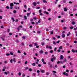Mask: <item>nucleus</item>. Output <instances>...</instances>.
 <instances>
[{
	"label": "nucleus",
	"instance_id": "1",
	"mask_svg": "<svg viewBox=\"0 0 77 77\" xmlns=\"http://www.w3.org/2000/svg\"><path fill=\"white\" fill-rule=\"evenodd\" d=\"M56 59V57H54L51 59V62H53L54 60Z\"/></svg>",
	"mask_w": 77,
	"mask_h": 77
},
{
	"label": "nucleus",
	"instance_id": "2",
	"mask_svg": "<svg viewBox=\"0 0 77 77\" xmlns=\"http://www.w3.org/2000/svg\"><path fill=\"white\" fill-rule=\"evenodd\" d=\"M63 75H65L66 76H68L69 75L68 73H66V72H63Z\"/></svg>",
	"mask_w": 77,
	"mask_h": 77
},
{
	"label": "nucleus",
	"instance_id": "3",
	"mask_svg": "<svg viewBox=\"0 0 77 77\" xmlns=\"http://www.w3.org/2000/svg\"><path fill=\"white\" fill-rule=\"evenodd\" d=\"M64 11L65 12H66L68 11V9H67V8L65 7L64 8Z\"/></svg>",
	"mask_w": 77,
	"mask_h": 77
},
{
	"label": "nucleus",
	"instance_id": "4",
	"mask_svg": "<svg viewBox=\"0 0 77 77\" xmlns=\"http://www.w3.org/2000/svg\"><path fill=\"white\" fill-rule=\"evenodd\" d=\"M63 58H64V57H63V55H61L60 56V59L61 60H62V59H63Z\"/></svg>",
	"mask_w": 77,
	"mask_h": 77
},
{
	"label": "nucleus",
	"instance_id": "5",
	"mask_svg": "<svg viewBox=\"0 0 77 77\" xmlns=\"http://www.w3.org/2000/svg\"><path fill=\"white\" fill-rule=\"evenodd\" d=\"M40 71L42 72V73H44V72H45V71H44V70L41 69Z\"/></svg>",
	"mask_w": 77,
	"mask_h": 77
},
{
	"label": "nucleus",
	"instance_id": "6",
	"mask_svg": "<svg viewBox=\"0 0 77 77\" xmlns=\"http://www.w3.org/2000/svg\"><path fill=\"white\" fill-rule=\"evenodd\" d=\"M37 4V3H36L35 2H33V5L34 6H36V5Z\"/></svg>",
	"mask_w": 77,
	"mask_h": 77
},
{
	"label": "nucleus",
	"instance_id": "7",
	"mask_svg": "<svg viewBox=\"0 0 77 77\" xmlns=\"http://www.w3.org/2000/svg\"><path fill=\"white\" fill-rule=\"evenodd\" d=\"M67 61V60L66 58H65L64 60L63 61V62L64 63L65 62H66Z\"/></svg>",
	"mask_w": 77,
	"mask_h": 77
},
{
	"label": "nucleus",
	"instance_id": "8",
	"mask_svg": "<svg viewBox=\"0 0 77 77\" xmlns=\"http://www.w3.org/2000/svg\"><path fill=\"white\" fill-rule=\"evenodd\" d=\"M10 6H12L13 7L14 6V4L13 3H11L10 4Z\"/></svg>",
	"mask_w": 77,
	"mask_h": 77
},
{
	"label": "nucleus",
	"instance_id": "9",
	"mask_svg": "<svg viewBox=\"0 0 77 77\" xmlns=\"http://www.w3.org/2000/svg\"><path fill=\"white\" fill-rule=\"evenodd\" d=\"M71 23L73 25H74V24H75V22H74V21H72Z\"/></svg>",
	"mask_w": 77,
	"mask_h": 77
},
{
	"label": "nucleus",
	"instance_id": "10",
	"mask_svg": "<svg viewBox=\"0 0 77 77\" xmlns=\"http://www.w3.org/2000/svg\"><path fill=\"white\" fill-rule=\"evenodd\" d=\"M40 53L41 54H42V53H44V51H43L41 50L40 51Z\"/></svg>",
	"mask_w": 77,
	"mask_h": 77
},
{
	"label": "nucleus",
	"instance_id": "11",
	"mask_svg": "<svg viewBox=\"0 0 77 77\" xmlns=\"http://www.w3.org/2000/svg\"><path fill=\"white\" fill-rule=\"evenodd\" d=\"M30 14H31V13H27L26 15L27 16H29L30 15Z\"/></svg>",
	"mask_w": 77,
	"mask_h": 77
},
{
	"label": "nucleus",
	"instance_id": "12",
	"mask_svg": "<svg viewBox=\"0 0 77 77\" xmlns=\"http://www.w3.org/2000/svg\"><path fill=\"white\" fill-rule=\"evenodd\" d=\"M59 48L60 50H62V46H60V47H59Z\"/></svg>",
	"mask_w": 77,
	"mask_h": 77
},
{
	"label": "nucleus",
	"instance_id": "13",
	"mask_svg": "<svg viewBox=\"0 0 77 77\" xmlns=\"http://www.w3.org/2000/svg\"><path fill=\"white\" fill-rule=\"evenodd\" d=\"M62 38H65V35H64V34H63L62 35Z\"/></svg>",
	"mask_w": 77,
	"mask_h": 77
},
{
	"label": "nucleus",
	"instance_id": "14",
	"mask_svg": "<svg viewBox=\"0 0 77 77\" xmlns=\"http://www.w3.org/2000/svg\"><path fill=\"white\" fill-rule=\"evenodd\" d=\"M57 65H56L55 66V67H54V69L57 68Z\"/></svg>",
	"mask_w": 77,
	"mask_h": 77
},
{
	"label": "nucleus",
	"instance_id": "15",
	"mask_svg": "<svg viewBox=\"0 0 77 77\" xmlns=\"http://www.w3.org/2000/svg\"><path fill=\"white\" fill-rule=\"evenodd\" d=\"M25 20H27V17L26 16H24Z\"/></svg>",
	"mask_w": 77,
	"mask_h": 77
},
{
	"label": "nucleus",
	"instance_id": "16",
	"mask_svg": "<svg viewBox=\"0 0 77 77\" xmlns=\"http://www.w3.org/2000/svg\"><path fill=\"white\" fill-rule=\"evenodd\" d=\"M18 8L19 9H20V8H18V7H15V9H18Z\"/></svg>",
	"mask_w": 77,
	"mask_h": 77
},
{
	"label": "nucleus",
	"instance_id": "17",
	"mask_svg": "<svg viewBox=\"0 0 77 77\" xmlns=\"http://www.w3.org/2000/svg\"><path fill=\"white\" fill-rule=\"evenodd\" d=\"M13 61H14V62H15V58H14L13 59Z\"/></svg>",
	"mask_w": 77,
	"mask_h": 77
},
{
	"label": "nucleus",
	"instance_id": "18",
	"mask_svg": "<svg viewBox=\"0 0 77 77\" xmlns=\"http://www.w3.org/2000/svg\"><path fill=\"white\" fill-rule=\"evenodd\" d=\"M53 44H54V45H56V42H55L54 41H53Z\"/></svg>",
	"mask_w": 77,
	"mask_h": 77
},
{
	"label": "nucleus",
	"instance_id": "19",
	"mask_svg": "<svg viewBox=\"0 0 77 77\" xmlns=\"http://www.w3.org/2000/svg\"><path fill=\"white\" fill-rule=\"evenodd\" d=\"M18 75L19 76H20V75H21V72H19Z\"/></svg>",
	"mask_w": 77,
	"mask_h": 77
},
{
	"label": "nucleus",
	"instance_id": "20",
	"mask_svg": "<svg viewBox=\"0 0 77 77\" xmlns=\"http://www.w3.org/2000/svg\"><path fill=\"white\" fill-rule=\"evenodd\" d=\"M43 1L44 3H47V1H45V0H43Z\"/></svg>",
	"mask_w": 77,
	"mask_h": 77
},
{
	"label": "nucleus",
	"instance_id": "21",
	"mask_svg": "<svg viewBox=\"0 0 77 77\" xmlns=\"http://www.w3.org/2000/svg\"><path fill=\"white\" fill-rule=\"evenodd\" d=\"M34 76H36V73H33L32 74Z\"/></svg>",
	"mask_w": 77,
	"mask_h": 77
},
{
	"label": "nucleus",
	"instance_id": "22",
	"mask_svg": "<svg viewBox=\"0 0 77 77\" xmlns=\"http://www.w3.org/2000/svg\"><path fill=\"white\" fill-rule=\"evenodd\" d=\"M50 51V53H53V50H51Z\"/></svg>",
	"mask_w": 77,
	"mask_h": 77
},
{
	"label": "nucleus",
	"instance_id": "23",
	"mask_svg": "<svg viewBox=\"0 0 77 77\" xmlns=\"http://www.w3.org/2000/svg\"><path fill=\"white\" fill-rule=\"evenodd\" d=\"M66 1H65H65H64V0H63V1H62V2H63V3H66Z\"/></svg>",
	"mask_w": 77,
	"mask_h": 77
},
{
	"label": "nucleus",
	"instance_id": "24",
	"mask_svg": "<svg viewBox=\"0 0 77 77\" xmlns=\"http://www.w3.org/2000/svg\"><path fill=\"white\" fill-rule=\"evenodd\" d=\"M17 29L18 31H20V27H18L17 28Z\"/></svg>",
	"mask_w": 77,
	"mask_h": 77
},
{
	"label": "nucleus",
	"instance_id": "25",
	"mask_svg": "<svg viewBox=\"0 0 77 77\" xmlns=\"http://www.w3.org/2000/svg\"><path fill=\"white\" fill-rule=\"evenodd\" d=\"M42 45L44 46L45 45V43H42Z\"/></svg>",
	"mask_w": 77,
	"mask_h": 77
},
{
	"label": "nucleus",
	"instance_id": "26",
	"mask_svg": "<svg viewBox=\"0 0 77 77\" xmlns=\"http://www.w3.org/2000/svg\"><path fill=\"white\" fill-rule=\"evenodd\" d=\"M1 38L2 41H5V39L4 38H3L2 37H1Z\"/></svg>",
	"mask_w": 77,
	"mask_h": 77
},
{
	"label": "nucleus",
	"instance_id": "27",
	"mask_svg": "<svg viewBox=\"0 0 77 77\" xmlns=\"http://www.w3.org/2000/svg\"><path fill=\"white\" fill-rule=\"evenodd\" d=\"M6 8L7 9H9V7L8 6H7L6 7Z\"/></svg>",
	"mask_w": 77,
	"mask_h": 77
},
{
	"label": "nucleus",
	"instance_id": "28",
	"mask_svg": "<svg viewBox=\"0 0 77 77\" xmlns=\"http://www.w3.org/2000/svg\"><path fill=\"white\" fill-rule=\"evenodd\" d=\"M39 13H41L42 12V10H39Z\"/></svg>",
	"mask_w": 77,
	"mask_h": 77
},
{
	"label": "nucleus",
	"instance_id": "29",
	"mask_svg": "<svg viewBox=\"0 0 77 77\" xmlns=\"http://www.w3.org/2000/svg\"><path fill=\"white\" fill-rule=\"evenodd\" d=\"M6 56H9V55H10V54H6Z\"/></svg>",
	"mask_w": 77,
	"mask_h": 77
},
{
	"label": "nucleus",
	"instance_id": "30",
	"mask_svg": "<svg viewBox=\"0 0 77 77\" xmlns=\"http://www.w3.org/2000/svg\"><path fill=\"white\" fill-rule=\"evenodd\" d=\"M16 42H19V40L18 39H16Z\"/></svg>",
	"mask_w": 77,
	"mask_h": 77
},
{
	"label": "nucleus",
	"instance_id": "31",
	"mask_svg": "<svg viewBox=\"0 0 77 77\" xmlns=\"http://www.w3.org/2000/svg\"><path fill=\"white\" fill-rule=\"evenodd\" d=\"M36 9H40V7H38L36 8Z\"/></svg>",
	"mask_w": 77,
	"mask_h": 77
},
{
	"label": "nucleus",
	"instance_id": "32",
	"mask_svg": "<svg viewBox=\"0 0 77 77\" xmlns=\"http://www.w3.org/2000/svg\"><path fill=\"white\" fill-rule=\"evenodd\" d=\"M72 52L73 53H75V51H74V50H73V49H72Z\"/></svg>",
	"mask_w": 77,
	"mask_h": 77
},
{
	"label": "nucleus",
	"instance_id": "33",
	"mask_svg": "<svg viewBox=\"0 0 77 77\" xmlns=\"http://www.w3.org/2000/svg\"><path fill=\"white\" fill-rule=\"evenodd\" d=\"M32 65H33V66H35V63H33Z\"/></svg>",
	"mask_w": 77,
	"mask_h": 77
},
{
	"label": "nucleus",
	"instance_id": "34",
	"mask_svg": "<svg viewBox=\"0 0 77 77\" xmlns=\"http://www.w3.org/2000/svg\"><path fill=\"white\" fill-rule=\"evenodd\" d=\"M13 8V7L12 6H10V8L11 9H12V8Z\"/></svg>",
	"mask_w": 77,
	"mask_h": 77
},
{
	"label": "nucleus",
	"instance_id": "35",
	"mask_svg": "<svg viewBox=\"0 0 77 77\" xmlns=\"http://www.w3.org/2000/svg\"><path fill=\"white\" fill-rule=\"evenodd\" d=\"M59 42H60V41H58L56 42V43H57V44H59Z\"/></svg>",
	"mask_w": 77,
	"mask_h": 77
},
{
	"label": "nucleus",
	"instance_id": "36",
	"mask_svg": "<svg viewBox=\"0 0 77 77\" xmlns=\"http://www.w3.org/2000/svg\"><path fill=\"white\" fill-rule=\"evenodd\" d=\"M53 67V66H52V65L50 64V68H52Z\"/></svg>",
	"mask_w": 77,
	"mask_h": 77
},
{
	"label": "nucleus",
	"instance_id": "37",
	"mask_svg": "<svg viewBox=\"0 0 77 77\" xmlns=\"http://www.w3.org/2000/svg\"><path fill=\"white\" fill-rule=\"evenodd\" d=\"M46 48H49V46H48V45H46Z\"/></svg>",
	"mask_w": 77,
	"mask_h": 77
},
{
	"label": "nucleus",
	"instance_id": "38",
	"mask_svg": "<svg viewBox=\"0 0 77 77\" xmlns=\"http://www.w3.org/2000/svg\"><path fill=\"white\" fill-rule=\"evenodd\" d=\"M38 44L37 43H35L34 45L35 46H36V45H38Z\"/></svg>",
	"mask_w": 77,
	"mask_h": 77
},
{
	"label": "nucleus",
	"instance_id": "39",
	"mask_svg": "<svg viewBox=\"0 0 77 77\" xmlns=\"http://www.w3.org/2000/svg\"><path fill=\"white\" fill-rule=\"evenodd\" d=\"M13 12L14 13H16L17 12V11H15V10H14V11H13Z\"/></svg>",
	"mask_w": 77,
	"mask_h": 77
},
{
	"label": "nucleus",
	"instance_id": "40",
	"mask_svg": "<svg viewBox=\"0 0 77 77\" xmlns=\"http://www.w3.org/2000/svg\"><path fill=\"white\" fill-rule=\"evenodd\" d=\"M12 61H13V60L12 59L10 60V62H11V63H12Z\"/></svg>",
	"mask_w": 77,
	"mask_h": 77
},
{
	"label": "nucleus",
	"instance_id": "41",
	"mask_svg": "<svg viewBox=\"0 0 77 77\" xmlns=\"http://www.w3.org/2000/svg\"><path fill=\"white\" fill-rule=\"evenodd\" d=\"M57 51L58 52H60V49H58L57 50Z\"/></svg>",
	"mask_w": 77,
	"mask_h": 77
},
{
	"label": "nucleus",
	"instance_id": "42",
	"mask_svg": "<svg viewBox=\"0 0 77 77\" xmlns=\"http://www.w3.org/2000/svg\"><path fill=\"white\" fill-rule=\"evenodd\" d=\"M38 66L39 67H41V64H39L38 65Z\"/></svg>",
	"mask_w": 77,
	"mask_h": 77
},
{
	"label": "nucleus",
	"instance_id": "43",
	"mask_svg": "<svg viewBox=\"0 0 77 77\" xmlns=\"http://www.w3.org/2000/svg\"><path fill=\"white\" fill-rule=\"evenodd\" d=\"M77 42V41H74V43H75V44H76Z\"/></svg>",
	"mask_w": 77,
	"mask_h": 77
},
{
	"label": "nucleus",
	"instance_id": "44",
	"mask_svg": "<svg viewBox=\"0 0 77 77\" xmlns=\"http://www.w3.org/2000/svg\"><path fill=\"white\" fill-rule=\"evenodd\" d=\"M7 31L8 32H10V29H8Z\"/></svg>",
	"mask_w": 77,
	"mask_h": 77
},
{
	"label": "nucleus",
	"instance_id": "45",
	"mask_svg": "<svg viewBox=\"0 0 77 77\" xmlns=\"http://www.w3.org/2000/svg\"><path fill=\"white\" fill-rule=\"evenodd\" d=\"M33 19L34 20H36V18L35 17H33Z\"/></svg>",
	"mask_w": 77,
	"mask_h": 77
},
{
	"label": "nucleus",
	"instance_id": "46",
	"mask_svg": "<svg viewBox=\"0 0 77 77\" xmlns=\"http://www.w3.org/2000/svg\"><path fill=\"white\" fill-rule=\"evenodd\" d=\"M32 69L31 68H30L29 69V71H32Z\"/></svg>",
	"mask_w": 77,
	"mask_h": 77
},
{
	"label": "nucleus",
	"instance_id": "47",
	"mask_svg": "<svg viewBox=\"0 0 77 77\" xmlns=\"http://www.w3.org/2000/svg\"><path fill=\"white\" fill-rule=\"evenodd\" d=\"M18 51V53H21V52H20V50H18V51Z\"/></svg>",
	"mask_w": 77,
	"mask_h": 77
},
{
	"label": "nucleus",
	"instance_id": "48",
	"mask_svg": "<svg viewBox=\"0 0 77 77\" xmlns=\"http://www.w3.org/2000/svg\"><path fill=\"white\" fill-rule=\"evenodd\" d=\"M73 28H74V27H73V26H71L70 27V29H72Z\"/></svg>",
	"mask_w": 77,
	"mask_h": 77
},
{
	"label": "nucleus",
	"instance_id": "49",
	"mask_svg": "<svg viewBox=\"0 0 77 77\" xmlns=\"http://www.w3.org/2000/svg\"><path fill=\"white\" fill-rule=\"evenodd\" d=\"M48 48H49V49H51V48H51V46H49Z\"/></svg>",
	"mask_w": 77,
	"mask_h": 77
},
{
	"label": "nucleus",
	"instance_id": "50",
	"mask_svg": "<svg viewBox=\"0 0 77 77\" xmlns=\"http://www.w3.org/2000/svg\"><path fill=\"white\" fill-rule=\"evenodd\" d=\"M30 11V8H29L28 9V11Z\"/></svg>",
	"mask_w": 77,
	"mask_h": 77
},
{
	"label": "nucleus",
	"instance_id": "51",
	"mask_svg": "<svg viewBox=\"0 0 77 77\" xmlns=\"http://www.w3.org/2000/svg\"><path fill=\"white\" fill-rule=\"evenodd\" d=\"M32 24H35V22H31Z\"/></svg>",
	"mask_w": 77,
	"mask_h": 77
},
{
	"label": "nucleus",
	"instance_id": "52",
	"mask_svg": "<svg viewBox=\"0 0 77 77\" xmlns=\"http://www.w3.org/2000/svg\"><path fill=\"white\" fill-rule=\"evenodd\" d=\"M37 73H39V72H40V71H39V70H37Z\"/></svg>",
	"mask_w": 77,
	"mask_h": 77
},
{
	"label": "nucleus",
	"instance_id": "53",
	"mask_svg": "<svg viewBox=\"0 0 77 77\" xmlns=\"http://www.w3.org/2000/svg\"><path fill=\"white\" fill-rule=\"evenodd\" d=\"M57 64H59V63H60V61H58L57 62Z\"/></svg>",
	"mask_w": 77,
	"mask_h": 77
},
{
	"label": "nucleus",
	"instance_id": "54",
	"mask_svg": "<svg viewBox=\"0 0 77 77\" xmlns=\"http://www.w3.org/2000/svg\"><path fill=\"white\" fill-rule=\"evenodd\" d=\"M29 47H33L32 44H30L29 45Z\"/></svg>",
	"mask_w": 77,
	"mask_h": 77
},
{
	"label": "nucleus",
	"instance_id": "55",
	"mask_svg": "<svg viewBox=\"0 0 77 77\" xmlns=\"http://www.w3.org/2000/svg\"><path fill=\"white\" fill-rule=\"evenodd\" d=\"M45 54H48V52H45Z\"/></svg>",
	"mask_w": 77,
	"mask_h": 77
},
{
	"label": "nucleus",
	"instance_id": "56",
	"mask_svg": "<svg viewBox=\"0 0 77 77\" xmlns=\"http://www.w3.org/2000/svg\"><path fill=\"white\" fill-rule=\"evenodd\" d=\"M42 62H43L44 61V59H42Z\"/></svg>",
	"mask_w": 77,
	"mask_h": 77
},
{
	"label": "nucleus",
	"instance_id": "57",
	"mask_svg": "<svg viewBox=\"0 0 77 77\" xmlns=\"http://www.w3.org/2000/svg\"><path fill=\"white\" fill-rule=\"evenodd\" d=\"M10 54L11 55H12V56L13 55V53L12 52H10Z\"/></svg>",
	"mask_w": 77,
	"mask_h": 77
},
{
	"label": "nucleus",
	"instance_id": "58",
	"mask_svg": "<svg viewBox=\"0 0 77 77\" xmlns=\"http://www.w3.org/2000/svg\"><path fill=\"white\" fill-rule=\"evenodd\" d=\"M27 62H28L27 61H26L25 63V64H27Z\"/></svg>",
	"mask_w": 77,
	"mask_h": 77
},
{
	"label": "nucleus",
	"instance_id": "59",
	"mask_svg": "<svg viewBox=\"0 0 77 77\" xmlns=\"http://www.w3.org/2000/svg\"><path fill=\"white\" fill-rule=\"evenodd\" d=\"M9 35H10V36H11V35H12V33H11V32H10V33H9Z\"/></svg>",
	"mask_w": 77,
	"mask_h": 77
},
{
	"label": "nucleus",
	"instance_id": "60",
	"mask_svg": "<svg viewBox=\"0 0 77 77\" xmlns=\"http://www.w3.org/2000/svg\"><path fill=\"white\" fill-rule=\"evenodd\" d=\"M69 63L70 65H72V64L70 62Z\"/></svg>",
	"mask_w": 77,
	"mask_h": 77
},
{
	"label": "nucleus",
	"instance_id": "61",
	"mask_svg": "<svg viewBox=\"0 0 77 77\" xmlns=\"http://www.w3.org/2000/svg\"><path fill=\"white\" fill-rule=\"evenodd\" d=\"M21 44L23 46L24 45V43H22Z\"/></svg>",
	"mask_w": 77,
	"mask_h": 77
},
{
	"label": "nucleus",
	"instance_id": "62",
	"mask_svg": "<svg viewBox=\"0 0 77 77\" xmlns=\"http://www.w3.org/2000/svg\"><path fill=\"white\" fill-rule=\"evenodd\" d=\"M22 38H23V39H25L26 38V37H25V36H23L22 37Z\"/></svg>",
	"mask_w": 77,
	"mask_h": 77
},
{
	"label": "nucleus",
	"instance_id": "63",
	"mask_svg": "<svg viewBox=\"0 0 77 77\" xmlns=\"http://www.w3.org/2000/svg\"><path fill=\"white\" fill-rule=\"evenodd\" d=\"M57 38H60V36H59V35H58V36H57Z\"/></svg>",
	"mask_w": 77,
	"mask_h": 77
},
{
	"label": "nucleus",
	"instance_id": "64",
	"mask_svg": "<svg viewBox=\"0 0 77 77\" xmlns=\"http://www.w3.org/2000/svg\"><path fill=\"white\" fill-rule=\"evenodd\" d=\"M51 34H53V32L52 31L51 32Z\"/></svg>",
	"mask_w": 77,
	"mask_h": 77
}]
</instances>
